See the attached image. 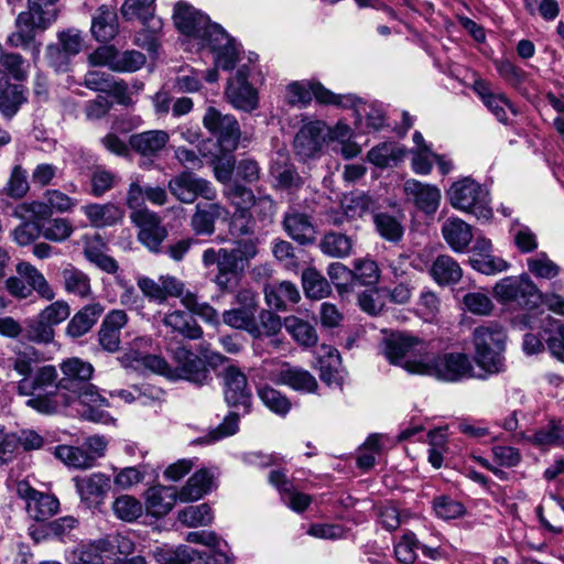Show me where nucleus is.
I'll return each mask as SVG.
<instances>
[{
    "instance_id": "4",
    "label": "nucleus",
    "mask_w": 564,
    "mask_h": 564,
    "mask_svg": "<svg viewBox=\"0 0 564 564\" xmlns=\"http://www.w3.org/2000/svg\"><path fill=\"white\" fill-rule=\"evenodd\" d=\"M507 335L497 323H488L475 328L473 344L475 362L488 375L505 370V343Z\"/></svg>"
},
{
    "instance_id": "34",
    "label": "nucleus",
    "mask_w": 564,
    "mask_h": 564,
    "mask_svg": "<svg viewBox=\"0 0 564 564\" xmlns=\"http://www.w3.org/2000/svg\"><path fill=\"white\" fill-rule=\"evenodd\" d=\"M90 30L98 42L111 41L119 31L117 12L106 4L100 6L93 17Z\"/></svg>"
},
{
    "instance_id": "55",
    "label": "nucleus",
    "mask_w": 564,
    "mask_h": 564,
    "mask_svg": "<svg viewBox=\"0 0 564 564\" xmlns=\"http://www.w3.org/2000/svg\"><path fill=\"white\" fill-rule=\"evenodd\" d=\"M214 514L207 503L189 506L178 512V520L186 527L208 525L213 522Z\"/></svg>"
},
{
    "instance_id": "24",
    "label": "nucleus",
    "mask_w": 564,
    "mask_h": 564,
    "mask_svg": "<svg viewBox=\"0 0 564 564\" xmlns=\"http://www.w3.org/2000/svg\"><path fill=\"white\" fill-rule=\"evenodd\" d=\"M128 316L122 310L110 311L98 332V340L100 346L109 351L115 352L120 346V330L126 326Z\"/></svg>"
},
{
    "instance_id": "56",
    "label": "nucleus",
    "mask_w": 564,
    "mask_h": 564,
    "mask_svg": "<svg viewBox=\"0 0 564 564\" xmlns=\"http://www.w3.org/2000/svg\"><path fill=\"white\" fill-rule=\"evenodd\" d=\"M29 188L26 172L20 165H15L7 184L0 189V196L20 199L28 193Z\"/></svg>"
},
{
    "instance_id": "51",
    "label": "nucleus",
    "mask_w": 564,
    "mask_h": 564,
    "mask_svg": "<svg viewBox=\"0 0 564 564\" xmlns=\"http://www.w3.org/2000/svg\"><path fill=\"white\" fill-rule=\"evenodd\" d=\"M55 456L62 460L65 465L74 468H89L94 465L95 456L87 453L86 451L68 446L59 445L55 448Z\"/></svg>"
},
{
    "instance_id": "54",
    "label": "nucleus",
    "mask_w": 564,
    "mask_h": 564,
    "mask_svg": "<svg viewBox=\"0 0 564 564\" xmlns=\"http://www.w3.org/2000/svg\"><path fill=\"white\" fill-rule=\"evenodd\" d=\"M303 289L307 297L319 300L330 293V285L315 269H307L302 274Z\"/></svg>"
},
{
    "instance_id": "17",
    "label": "nucleus",
    "mask_w": 564,
    "mask_h": 564,
    "mask_svg": "<svg viewBox=\"0 0 564 564\" xmlns=\"http://www.w3.org/2000/svg\"><path fill=\"white\" fill-rule=\"evenodd\" d=\"M132 223L139 228V241L152 252H159L162 242L167 237L161 218L149 209H139L131 213Z\"/></svg>"
},
{
    "instance_id": "43",
    "label": "nucleus",
    "mask_w": 564,
    "mask_h": 564,
    "mask_svg": "<svg viewBox=\"0 0 564 564\" xmlns=\"http://www.w3.org/2000/svg\"><path fill=\"white\" fill-rule=\"evenodd\" d=\"M350 96L354 98V101H347L344 99V104L346 105L338 106L352 107L359 120H361L362 117L366 118V126L369 129L377 131L386 126V115L380 106L376 104H366L358 97L354 95Z\"/></svg>"
},
{
    "instance_id": "58",
    "label": "nucleus",
    "mask_w": 564,
    "mask_h": 564,
    "mask_svg": "<svg viewBox=\"0 0 564 564\" xmlns=\"http://www.w3.org/2000/svg\"><path fill=\"white\" fill-rule=\"evenodd\" d=\"M258 395L267 408L272 412L284 415L291 409L290 400L280 391L264 386L258 389Z\"/></svg>"
},
{
    "instance_id": "61",
    "label": "nucleus",
    "mask_w": 564,
    "mask_h": 564,
    "mask_svg": "<svg viewBox=\"0 0 564 564\" xmlns=\"http://www.w3.org/2000/svg\"><path fill=\"white\" fill-rule=\"evenodd\" d=\"M373 221L379 235L384 239L397 242L402 238L403 227L395 217L381 213L375 216Z\"/></svg>"
},
{
    "instance_id": "57",
    "label": "nucleus",
    "mask_w": 564,
    "mask_h": 564,
    "mask_svg": "<svg viewBox=\"0 0 564 564\" xmlns=\"http://www.w3.org/2000/svg\"><path fill=\"white\" fill-rule=\"evenodd\" d=\"M61 404L68 405L73 399H78L83 404L91 408L108 406V400L102 397L98 388L91 383H86L82 387L80 391H75L70 397L61 395Z\"/></svg>"
},
{
    "instance_id": "59",
    "label": "nucleus",
    "mask_w": 564,
    "mask_h": 564,
    "mask_svg": "<svg viewBox=\"0 0 564 564\" xmlns=\"http://www.w3.org/2000/svg\"><path fill=\"white\" fill-rule=\"evenodd\" d=\"M239 415L235 412L228 413L223 422L214 430H212L205 437L196 440L198 444H208L217 442L221 438L231 436L238 432Z\"/></svg>"
},
{
    "instance_id": "30",
    "label": "nucleus",
    "mask_w": 564,
    "mask_h": 564,
    "mask_svg": "<svg viewBox=\"0 0 564 564\" xmlns=\"http://www.w3.org/2000/svg\"><path fill=\"white\" fill-rule=\"evenodd\" d=\"M79 547H93L96 554H101L102 558H111L116 563L120 562V555L127 556L134 550L132 540L122 534H110L104 539L88 545H80Z\"/></svg>"
},
{
    "instance_id": "8",
    "label": "nucleus",
    "mask_w": 564,
    "mask_h": 564,
    "mask_svg": "<svg viewBox=\"0 0 564 564\" xmlns=\"http://www.w3.org/2000/svg\"><path fill=\"white\" fill-rule=\"evenodd\" d=\"M202 263L206 269L216 265V273L212 281L224 293L234 291L245 270L243 264L234 252L229 251V248H207L202 254Z\"/></svg>"
},
{
    "instance_id": "47",
    "label": "nucleus",
    "mask_w": 564,
    "mask_h": 564,
    "mask_svg": "<svg viewBox=\"0 0 564 564\" xmlns=\"http://www.w3.org/2000/svg\"><path fill=\"white\" fill-rule=\"evenodd\" d=\"M284 326L292 338L301 346L311 347L318 340L314 326L296 316L286 317Z\"/></svg>"
},
{
    "instance_id": "37",
    "label": "nucleus",
    "mask_w": 564,
    "mask_h": 564,
    "mask_svg": "<svg viewBox=\"0 0 564 564\" xmlns=\"http://www.w3.org/2000/svg\"><path fill=\"white\" fill-rule=\"evenodd\" d=\"M264 297L270 307L276 311H285L288 304L297 303L301 295L295 284L290 281H282L265 285Z\"/></svg>"
},
{
    "instance_id": "9",
    "label": "nucleus",
    "mask_w": 564,
    "mask_h": 564,
    "mask_svg": "<svg viewBox=\"0 0 564 564\" xmlns=\"http://www.w3.org/2000/svg\"><path fill=\"white\" fill-rule=\"evenodd\" d=\"M426 345L420 338L405 334L392 333L386 337L381 344V351L383 356L394 365L403 367L411 372L408 364L420 361L421 358L426 356Z\"/></svg>"
},
{
    "instance_id": "52",
    "label": "nucleus",
    "mask_w": 564,
    "mask_h": 564,
    "mask_svg": "<svg viewBox=\"0 0 564 564\" xmlns=\"http://www.w3.org/2000/svg\"><path fill=\"white\" fill-rule=\"evenodd\" d=\"M25 97L22 86L10 84L7 79L0 89V111L6 117H12L17 113Z\"/></svg>"
},
{
    "instance_id": "64",
    "label": "nucleus",
    "mask_w": 564,
    "mask_h": 564,
    "mask_svg": "<svg viewBox=\"0 0 564 564\" xmlns=\"http://www.w3.org/2000/svg\"><path fill=\"white\" fill-rule=\"evenodd\" d=\"M74 231L73 225L66 218H54L42 227V236L54 242L68 239Z\"/></svg>"
},
{
    "instance_id": "32",
    "label": "nucleus",
    "mask_w": 564,
    "mask_h": 564,
    "mask_svg": "<svg viewBox=\"0 0 564 564\" xmlns=\"http://www.w3.org/2000/svg\"><path fill=\"white\" fill-rule=\"evenodd\" d=\"M442 236L455 252H464L473 239L470 225L458 217H449L444 221Z\"/></svg>"
},
{
    "instance_id": "21",
    "label": "nucleus",
    "mask_w": 564,
    "mask_h": 564,
    "mask_svg": "<svg viewBox=\"0 0 564 564\" xmlns=\"http://www.w3.org/2000/svg\"><path fill=\"white\" fill-rule=\"evenodd\" d=\"M272 380L302 393H315L318 389L316 378L306 369L283 362Z\"/></svg>"
},
{
    "instance_id": "11",
    "label": "nucleus",
    "mask_w": 564,
    "mask_h": 564,
    "mask_svg": "<svg viewBox=\"0 0 564 564\" xmlns=\"http://www.w3.org/2000/svg\"><path fill=\"white\" fill-rule=\"evenodd\" d=\"M171 194L183 204H194L198 197L215 200L217 189L213 183L191 171H183L173 176L167 184Z\"/></svg>"
},
{
    "instance_id": "36",
    "label": "nucleus",
    "mask_w": 564,
    "mask_h": 564,
    "mask_svg": "<svg viewBox=\"0 0 564 564\" xmlns=\"http://www.w3.org/2000/svg\"><path fill=\"white\" fill-rule=\"evenodd\" d=\"M102 313L104 307L99 303L85 305L68 322L66 334L72 338L84 336L93 328Z\"/></svg>"
},
{
    "instance_id": "1",
    "label": "nucleus",
    "mask_w": 564,
    "mask_h": 564,
    "mask_svg": "<svg viewBox=\"0 0 564 564\" xmlns=\"http://www.w3.org/2000/svg\"><path fill=\"white\" fill-rule=\"evenodd\" d=\"M7 362L21 377L17 384L18 394L30 397L26 405L43 414H52L58 410V391H80L95 370L90 362L70 357L59 364L63 376L58 378L55 366L39 367L40 354L31 346L14 350Z\"/></svg>"
},
{
    "instance_id": "63",
    "label": "nucleus",
    "mask_w": 564,
    "mask_h": 564,
    "mask_svg": "<svg viewBox=\"0 0 564 564\" xmlns=\"http://www.w3.org/2000/svg\"><path fill=\"white\" fill-rule=\"evenodd\" d=\"M52 210L48 202L33 200L29 203H22L14 209V216L21 219H28L40 221L51 217Z\"/></svg>"
},
{
    "instance_id": "7",
    "label": "nucleus",
    "mask_w": 564,
    "mask_h": 564,
    "mask_svg": "<svg viewBox=\"0 0 564 564\" xmlns=\"http://www.w3.org/2000/svg\"><path fill=\"white\" fill-rule=\"evenodd\" d=\"M447 197L454 208L470 213L478 219L489 220L492 216L488 191L470 177L453 183Z\"/></svg>"
},
{
    "instance_id": "18",
    "label": "nucleus",
    "mask_w": 564,
    "mask_h": 564,
    "mask_svg": "<svg viewBox=\"0 0 564 564\" xmlns=\"http://www.w3.org/2000/svg\"><path fill=\"white\" fill-rule=\"evenodd\" d=\"M17 495L25 500L26 512L35 521L47 520L57 512L59 507L54 496L35 490L26 481L18 482Z\"/></svg>"
},
{
    "instance_id": "26",
    "label": "nucleus",
    "mask_w": 564,
    "mask_h": 564,
    "mask_svg": "<svg viewBox=\"0 0 564 564\" xmlns=\"http://www.w3.org/2000/svg\"><path fill=\"white\" fill-rule=\"evenodd\" d=\"M73 480L82 500L89 505L99 503L110 489L109 477L101 473L77 476Z\"/></svg>"
},
{
    "instance_id": "60",
    "label": "nucleus",
    "mask_w": 564,
    "mask_h": 564,
    "mask_svg": "<svg viewBox=\"0 0 564 564\" xmlns=\"http://www.w3.org/2000/svg\"><path fill=\"white\" fill-rule=\"evenodd\" d=\"M529 271L536 278L551 280L558 275L561 269L545 252L527 260Z\"/></svg>"
},
{
    "instance_id": "48",
    "label": "nucleus",
    "mask_w": 564,
    "mask_h": 564,
    "mask_svg": "<svg viewBox=\"0 0 564 564\" xmlns=\"http://www.w3.org/2000/svg\"><path fill=\"white\" fill-rule=\"evenodd\" d=\"M352 240L349 236L330 231L321 240L319 248L324 254L333 258H345L351 253Z\"/></svg>"
},
{
    "instance_id": "40",
    "label": "nucleus",
    "mask_w": 564,
    "mask_h": 564,
    "mask_svg": "<svg viewBox=\"0 0 564 564\" xmlns=\"http://www.w3.org/2000/svg\"><path fill=\"white\" fill-rule=\"evenodd\" d=\"M430 273L440 285L456 284L463 276L459 263L451 256H438L432 263Z\"/></svg>"
},
{
    "instance_id": "27",
    "label": "nucleus",
    "mask_w": 564,
    "mask_h": 564,
    "mask_svg": "<svg viewBox=\"0 0 564 564\" xmlns=\"http://www.w3.org/2000/svg\"><path fill=\"white\" fill-rule=\"evenodd\" d=\"M319 378L329 387H340L344 381L341 358L338 350L330 346H322L317 360Z\"/></svg>"
},
{
    "instance_id": "62",
    "label": "nucleus",
    "mask_w": 564,
    "mask_h": 564,
    "mask_svg": "<svg viewBox=\"0 0 564 564\" xmlns=\"http://www.w3.org/2000/svg\"><path fill=\"white\" fill-rule=\"evenodd\" d=\"M115 514L121 520L131 522L142 514V505L132 496L118 497L112 505Z\"/></svg>"
},
{
    "instance_id": "16",
    "label": "nucleus",
    "mask_w": 564,
    "mask_h": 564,
    "mask_svg": "<svg viewBox=\"0 0 564 564\" xmlns=\"http://www.w3.org/2000/svg\"><path fill=\"white\" fill-rule=\"evenodd\" d=\"M224 381V397L229 406H242L249 413L252 404V392L248 386L246 375L237 366L230 365L221 372Z\"/></svg>"
},
{
    "instance_id": "22",
    "label": "nucleus",
    "mask_w": 564,
    "mask_h": 564,
    "mask_svg": "<svg viewBox=\"0 0 564 564\" xmlns=\"http://www.w3.org/2000/svg\"><path fill=\"white\" fill-rule=\"evenodd\" d=\"M404 193L410 200L424 214L433 215L441 203V191L437 186L424 184L416 180H408L404 183Z\"/></svg>"
},
{
    "instance_id": "44",
    "label": "nucleus",
    "mask_w": 564,
    "mask_h": 564,
    "mask_svg": "<svg viewBox=\"0 0 564 564\" xmlns=\"http://www.w3.org/2000/svg\"><path fill=\"white\" fill-rule=\"evenodd\" d=\"M64 290L80 299H87L91 295V284L89 276L82 270L68 264L61 272Z\"/></svg>"
},
{
    "instance_id": "13",
    "label": "nucleus",
    "mask_w": 564,
    "mask_h": 564,
    "mask_svg": "<svg viewBox=\"0 0 564 564\" xmlns=\"http://www.w3.org/2000/svg\"><path fill=\"white\" fill-rule=\"evenodd\" d=\"M249 68L242 65L236 75L228 79L225 97L235 108L245 112H251L259 106L257 89L248 82Z\"/></svg>"
},
{
    "instance_id": "50",
    "label": "nucleus",
    "mask_w": 564,
    "mask_h": 564,
    "mask_svg": "<svg viewBox=\"0 0 564 564\" xmlns=\"http://www.w3.org/2000/svg\"><path fill=\"white\" fill-rule=\"evenodd\" d=\"M404 151L394 142H382L368 152V161L378 167H388L395 164Z\"/></svg>"
},
{
    "instance_id": "2",
    "label": "nucleus",
    "mask_w": 564,
    "mask_h": 564,
    "mask_svg": "<svg viewBox=\"0 0 564 564\" xmlns=\"http://www.w3.org/2000/svg\"><path fill=\"white\" fill-rule=\"evenodd\" d=\"M173 18L176 28L183 34L199 40L203 47L216 53L217 66L224 70L235 68L239 47L219 24L212 23L207 15L184 2L176 3Z\"/></svg>"
},
{
    "instance_id": "53",
    "label": "nucleus",
    "mask_w": 564,
    "mask_h": 564,
    "mask_svg": "<svg viewBox=\"0 0 564 564\" xmlns=\"http://www.w3.org/2000/svg\"><path fill=\"white\" fill-rule=\"evenodd\" d=\"M224 196L235 207V212H250L257 197L250 188L234 182L224 191Z\"/></svg>"
},
{
    "instance_id": "15",
    "label": "nucleus",
    "mask_w": 564,
    "mask_h": 564,
    "mask_svg": "<svg viewBox=\"0 0 564 564\" xmlns=\"http://www.w3.org/2000/svg\"><path fill=\"white\" fill-rule=\"evenodd\" d=\"M143 296L156 304H164L169 297L181 299L185 295V283L171 274H162L158 280L140 276L137 281Z\"/></svg>"
},
{
    "instance_id": "23",
    "label": "nucleus",
    "mask_w": 564,
    "mask_h": 564,
    "mask_svg": "<svg viewBox=\"0 0 564 564\" xmlns=\"http://www.w3.org/2000/svg\"><path fill=\"white\" fill-rule=\"evenodd\" d=\"M209 203H199L195 206V212L191 217V227L198 236H210L215 232L216 220L227 215L228 212L224 205L215 200Z\"/></svg>"
},
{
    "instance_id": "6",
    "label": "nucleus",
    "mask_w": 564,
    "mask_h": 564,
    "mask_svg": "<svg viewBox=\"0 0 564 564\" xmlns=\"http://www.w3.org/2000/svg\"><path fill=\"white\" fill-rule=\"evenodd\" d=\"M35 8L29 7L28 11L19 13L15 31L8 36V44L29 52L34 63L40 58L42 47V43L35 40V32L46 30L54 22L52 12H39Z\"/></svg>"
},
{
    "instance_id": "46",
    "label": "nucleus",
    "mask_w": 564,
    "mask_h": 564,
    "mask_svg": "<svg viewBox=\"0 0 564 564\" xmlns=\"http://www.w3.org/2000/svg\"><path fill=\"white\" fill-rule=\"evenodd\" d=\"M84 85L94 90L119 96L127 90V86L122 82H116L110 74L90 70L85 75Z\"/></svg>"
},
{
    "instance_id": "29",
    "label": "nucleus",
    "mask_w": 564,
    "mask_h": 564,
    "mask_svg": "<svg viewBox=\"0 0 564 564\" xmlns=\"http://www.w3.org/2000/svg\"><path fill=\"white\" fill-rule=\"evenodd\" d=\"M269 482L281 494L282 500L294 511L302 512L311 503V497L294 490L292 482L282 470H272L269 474Z\"/></svg>"
},
{
    "instance_id": "33",
    "label": "nucleus",
    "mask_w": 564,
    "mask_h": 564,
    "mask_svg": "<svg viewBox=\"0 0 564 564\" xmlns=\"http://www.w3.org/2000/svg\"><path fill=\"white\" fill-rule=\"evenodd\" d=\"M178 499V492L174 487L154 486L145 492V509L152 516L159 518L167 514Z\"/></svg>"
},
{
    "instance_id": "3",
    "label": "nucleus",
    "mask_w": 564,
    "mask_h": 564,
    "mask_svg": "<svg viewBox=\"0 0 564 564\" xmlns=\"http://www.w3.org/2000/svg\"><path fill=\"white\" fill-rule=\"evenodd\" d=\"M141 364L154 373L169 380H187L203 384L209 378L205 361L184 346L171 350V361L158 355H145Z\"/></svg>"
},
{
    "instance_id": "49",
    "label": "nucleus",
    "mask_w": 564,
    "mask_h": 564,
    "mask_svg": "<svg viewBox=\"0 0 564 564\" xmlns=\"http://www.w3.org/2000/svg\"><path fill=\"white\" fill-rule=\"evenodd\" d=\"M182 305L192 313L193 316H198L209 325L218 326L220 323L218 311L207 302H199L197 295L193 292L187 291L185 293L182 297Z\"/></svg>"
},
{
    "instance_id": "10",
    "label": "nucleus",
    "mask_w": 564,
    "mask_h": 564,
    "mask_svg": "<svg viewBox=\"0 0 564 564\" xmlns=\"http://www.w3.org/2000/svg\"><path fill=\"white\" fill-rule=\"evenodd\" d=\"M495 297L503 304L533 307L541 299L535 284L527 274L507 276L496 283Z\"/></svg>"
},
{
    "instance_id": "41",
    "label": "nucleus",
    "mask_w": 564,
    "mask_h": 564,
    "mask_svg": "<svg viewBox=\"0 0 564 564\" xmlns=\"http://www.w3.org/2000/svg\"><path fill=\"white\" fill-rule=\"evenodd\" d=\"M214 475L208 469L197 470L178 491L181 502L200 499L213 486Z\"/></svg>"
},
{
    "instance_id": "19",
    "label": "nucleus",
    "mask_w": 564,
    "mask_h": 564,
    "mask_svg": "<svg viewBox=\"0 0 564 564\" xmlns=\"http://www.w3.org/2000/svg\"><path fill=\"white\" fill-rule=\"evenodd\" d=\"M155 0H126L121 7V14L126 20L140 19L144 25L151 29L144 33L147 48L155 52L158 44L154 32L161 28V21L153 17V4Z\"/></svg>"
},
{
    "instance_id": "38",
    "label": "nucleus",
    "mask_w": 564,
    "mask_h": 564,
    "mask_svg": "<svg viewBox=\"0 0 564 564\" xmlns=\"http://www.w3.org/2000/svg\"><path fill=\"white\" fill-rule=\"evenodd\" d=\"M82 210L90 221L91 226L97 228L113 226L123 217L122 208L113 203H93L83 206Z\"/></svg>"
},
{
    "instance_id": "45",
    "label": "nucleus",
    "mask_w": 564,
    "mask_h": 564,
    "mask_svg": "<svg viewBox=\"0 0 564 564\" xmlns=\"http://www.w3.org/2000/svg\"><path fill=\"white\" fill-rule=\"evenodd\" d=\"M17 273L30 288H32V291H36L43 299L52 301L55 297V292L46 281L45 276L31 263H18Z\"/></svg>"
},
{
    "instance_id": "14",
    "label": "nucleus",
    "mask_w": 564,
    "mask_h": 564,
    "mask_svg": "<svg viewBox=\"0 0 564 564\" xmlns=\"http://www.w3.org/2000/svg\"><path fill=\"white\" fill-rule=\"evenodd\" d=\"M313 97L321 104L335 106L345 105L344 99L354 101L351 96L336 95L319 83L295 82L288 86L286 98L291 105L304 107L311 102Z\"/></svg>"
},
{
    "instance_id": "5",
    "label": "nucleus",
    "mask_w": 564,
    "mask_h": 564,
    "mask_svg": "<svg viewBox=\"0 0 564 564\" xmlns=\"http://www.w3.org/2000/svg\"><path fill=\"white\" fill-rule=\"evenodd\" d=\"M408 367L411 373L432 376L448 382L475 377L469 357L462 352H447L437 356L426 354L420 361L408 364Z\"/></svg>"
},
{
    "instance_id": "39",
    "label": "nucleus",
    "mask_w": 564,
    "mask_h": 564,
    "mask_svg": "<svg viewBox=\"0 0 564 564\" xmlns=\"http://www.w3.org/2000/svg\"><path fill=\"white\" fill-rule=\"evenodd\" d=\"M155 558L160 564H213L206 552L188 545H181L174 551H159Z\"/></svg>"
},
{
    "instance_id": "12",
    "label": "nucleus",
    "mask_w": 564,
    "mask_h": 564,
    "mask_svg": "<svg viewBox=\"0 0 564 564\" xmlns=\"http://www.w3.org/2000/svg\"><path fill=\"white\" fill-rule=\"evenodd\" d=\"M202 122L208 132L218 138L225 150L234 151L237 149L241 130L232 115L223 113L216 107L209 106L203 116Z\"/></svg>"
},
{
    "instance_id": "25",
    "label": "nucleus",
    "mask_w": 564,
    "mask_h": 564,
    "mask_svg": "<svg viewBox=\"0 0 564 564\" xmlns=\"http://www.w3.org/2000/svg\"><path fill=\"white\" fill-rule=\"evenodd\" d=\"M286 234L300 245L312 243L315 239V228L311 216L295 208L289 209L283 217Z\"/></svg>"
},
{
    "instance_id": "42",
    "label": "nucleus",
    "mask_w": 564,
    "mask_h": 564,
    "mask_svg": "<svg viewBox=\"0 0 564 564\" xmlns=\"http://www.w3.org/2000/svg\"><path fill=\"white\" fill-rule=\"evenodd\" d=\"M223 322L235 329L247 332L252 338H260L257 314L240 307L226 310L223 313Z\"/></svg>"
},
{
    "instance_id": "35",
    "label": "nucleus",
    "mask_w": 564,
    "mask_h": 564,
    "mask_svg": "<svg viewBox=\"0 0 564 564\" xmlns=\"http://www.w3.org/2000/svg\"><path fill=\"white\" fill-rule=\"evenodd\" d=\"M162 323L173 333L188 339H198L203 336V329L192 315L182 310H174L163 316Z\"/></svg>"
},
{
    "instance_id": "28",
    "label": "nucleus",
    "mask_w": 564,
    "mask_h": 564,
    "mask_svg": "<svg viewBox=\"0 0 564 564\" xmlns=\"http://www.w3.org/2000/svg\"><path fill=\"white\" fill-rule=\"evenodd\" d=\"M170 134L164 130H148L132 134L129 145L142 156H156L167 144Z\"/></svg>"
},
{
    "instance_id": "31",
    "label": "nucleus",
    "mask_w": 564,
    "mask_h": 564,
    "mask_svg": "<svg viewBox=\"0 0 564 564\" xmlns=\"http://www.w3.org/2000/svg\"><path fill=\"white\" fill-rule=\"evenodd\" d=\"M186 541L191 543H199L208 550L205 551L213 564H227L230 558L228 555L229 547L226 541L220 539L212 531H193L186 535Z\"/></svg>"
},
{
    "instance_id": "20",
    "label": "nucleus",
    "mask_w": 564,
    "mask_h": 564,
    "mask_svg": "<svg viewBox=\"0 0 564 564\" xmlns=\"http://www.w3.org/2000/svg\"><path fill=\"white\" fill-rule=\"evenodd\" d=\"M326 126L323 121H312L304 124L294 138V149L303 159L314 158L325 142Z\"/></svg>"
}]
</instances>
